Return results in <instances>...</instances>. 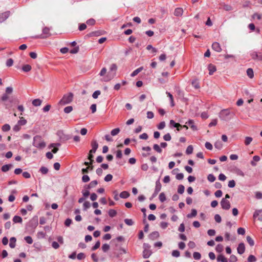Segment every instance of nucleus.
<instances>
[{
    "label": "nucleus",
    "instance_id": "obj_3",
    "mask_svg": "<svg viewBox=\"0 0 262 262\" xmlns=\"http://www.w3.org/2000/svg\"><path fill=\"white\" fill-rule=\"evenodd\" d=\"M73 98V94L71 93L64 95L60 101V103L61 105H65L70 103L72 101Z\"/></svg>",
    "mask_w": 262,
    "mask_h": 262
},
{
    "label": "nucleus",
    "instance_id": "obj_56",
    "mask_svg": "<svg viewBox=\"0 0 262 262\" xmlns=\"http://www.w3.org/2000/svg\"><path fill=\"white\" fill-rule=\"evenodd\" d=\"M228 186L230 188H233L235 186V182L234 180H230L228 182Z\"/></svg>",
    "mask_w": 262,
    "mask_h": 262
},
{
    "label": "nucleus",
    "instance_id": "obj_24",
    "mask_svg": "<svg viewBox=\"0 0 262 262\" xmlns=\"http://www.w3.org/2000/svg\"><path fill=\"white\" fill-rule=\"evenodd\" d=\"M197 214V211L195 209H192L191 210V212L190 213H189L187 215V217L188 218H192L193 217H194Z\"/></svg>",
    "mask_w": 262,
    "mask_h": 262
},
{
    "label": "nucleus",
    "instance_id": "obj_17",
    "mask_svg": "<svg viewBox=\"0 0 262 262\" xmlns=\"http://www.w3.org/2000/svg\"><path fill=\"white\" fill-rule=\"evenodd\" d=\"M42 32L45 35H42L41 38H46L50 35V29L48 28L45 27L43 29Z\"/></svg>",
    "mask_w": 262,
    "mask_h": 262
},
{
    "label": "nucleus",
    "instance_id": "obj_23",
    "mask_svg": "<svg viewBox=\"0 0 262 262\" xmlns=\"http://www.w3.org/2000/svg\"><path fill=\"white\" fill-rule=\"evenodd\" d=\"M129 193L126 191H123L120 194V197L123 199H126L129 196Z\"/></svg>",
    "mask_w": 262,
    "mask_h": 262
},
{
    "label": "nucleus",
    "instance_id": "obj_39",
    "mask_svg": "<svg viewBox=\"0 0 262 262\" xmlns=\"http://www.w3.org/2000/svg\"><path fill=\"white\" fill-rule=\"evenodd\" d=\"M117 214V212L114 209H110L108 211V215L110 217H113Z\"/></svg>",
    "mask_w": 262,
    "mask_h": 262
},
{
    "label": "nucleus",
    "instance_id": "obj_30",
    "mask_svg": "<svg viewBox=\"0 0 262 262\" xmlns=\"http://www.w3.org/2000/svg\"><path fill=\"white\" fill-rule=\"evenodd\" d=\"M107 69L105 68H103L101 69L99 75L100 76L102 77V78L105 77L107 75Z\"/></svg>",
    "mask_w": 262,
    "mask_h": 262
},
{
    "label": "nucleus",
    "instance_id": "obj_41",
    "mask_svg": "<svg viewBox=\"0 0 262 262\" xmlns=\"http://www.w3.org/2000/svg\"><path fill=\"white\" fill-rule=\"evenodd\" d=\"M2 129L4 132H7L10 129V126L8 124H5L2 126Z\"/></svg>",
    "mask_w": 262,
    "mask_h": 262
},
{
    "label": "nucleus",
    "instance_id": "obj_13",
    "mask_svg": "<svg viewBox=\"0 0 262 262\" xmlns=\"http://www.w3.org/2000/svg\"><path fill=\"white\" fill-rule=\"evenodd\" d=\"M208 69L209 70V74L210 75H212L213 73L216 71V67L211 63L208 65Z\"/></svg>",
    "mask_w": 262,
    "mask_h": 262
},
{
    "label": "nucleus",
    "instance_id": "obj_62",
    "mask_svg": "<svg viewBox=\"0 0 262 262\" xmlns=\"http://www.w3.org/2000/svg\"><path fill=\"white\" fill-rule=\"evenodd\" d=\"M237 260V258L234 255H231L229 258L230 262H236Z\"/></svg>",
    "mask_w": 262,
    "mask_h": 262
},
{
    "label": "nucleus",
    "instance_id": "obj_26",
    "mask_svg": "<svg viewBox=\"0 0 262 262\" xmlns=\"http://www.w3.org/2000/svg\"><path fill=\"white\" fill-rule=\"evenodd\" d=\"M89 166L86 168H83L82 169V172L83 173H88L89 171H92L93 169V165H88Z\"/></svg>",
    "mask_w": 262,
    "mask_h": 262
},
{
    "label": "nucleus",
    "instance_id": "obj_19",
    "mask_svg": "<svg viewBox=\"0 0 262 262\" xmlns=\"http://www.w3.org/2000/svg\"><path fill=\"white\" fill-rule=\"evenodd\" d=\"M186 124H188L190 127L193 130H197V127L194 125V122L192 120H189L186 123Z\"/></svg>",
    "mask_w": 262,
    "mask_h": 262
},
{
    "label": "nucleus",
    "instance_id": "obj_55",
    "mask_svg": "<svg viewBox=\"0 0 262 262\" xmlns=\"http://www.w3.org/2000/svg\"><path fill=\"white\" fill-rule=\"evenodd\" d=\"M95 20L93 18H91V19H89V20H88L86 21V24L88 25H91V26H93V25H94L95 24Z\"/></svg>",
    "mask_w": 262,
    "mask_h": 262
},
{
    "label": "nucleus",
    "instance_id": "obj_42",
    "mask_svg": "<svg viewBox=\"0 0 262 262\" xmlns=\"http://www.w3.org/2000/svg\"><path fill=\"white\" fill-rule=\"evenodd\" d=\"M39 171H40V172L43 174H47L48 172V169L46 167H44V166H42L40 169H39Z\"/></svg>",
    "mask_w": 262,
    "mask_h": 262
},
{
    "label": "nucleus",
    "instance_id": "obj_11",
    "mask_svg": "<svg viewBox=\"0 0 262 262\" xmlns=\"http://www.w3.org/2000/svg\"><path fill=\"white\" fill-rule=\"evenodd\" d=\"M237 251L238 254H242L245 251V245L244 243H240L237 248Z\"/></svg>",
    "mask_w": 262,
    "mask_h": 262
},
{
    "label": "nucleus",
    "instance_id": "obj_61",
    "mask_svg": "<svg viewBox=\"0 0 262 262\" xmlns=\"http://www.w3.org/2000/svg\"><path fill=\"white\" fill-rule=\"evenodd\" d=\"M77 257L78 259L82 260V259H83L84 258H85V255L83 253H80L78 254Z\"/></svg>",
    "mask_w": 262,
    "mask_h": 262
},
{
    "label": "nucleus",
    "instance_id": "obj_35",
    "mask_svg": "<svg viewBox=\"0 0 262 262\" xmlns=\"http://www.w3.org/2000/svg\"><path fill=\"white\" fill-rule=\"evenodd\" d=\"M12 165H3L2 170L4 172L8 171L11 168Z\"/></svg>",
    "mask_w": 262,
    "mask_h": 262
},
{
    "label": "nucleus",
    "instance_id": "obj_32",
    "mask_svg": "<svg viewBox=\"0 0 262 262\" xmlns=\"http://www.w3.org/2000/svg\"><path fill=\"white\" fill-rule=\"evenodd\" d=\"M91 206V204L88 201H85L84 202L83 204V209L84 211H86L88 208H89Z\"/></svg>",
    "mask_w": 262,
    "mask_h": 262
},
{
    "label": "nucleus",
    "instance_id": "obj_47",
    "mask_svg": "<svg viewBox=\"0 0 262 262\" xmlns=\"http://www.w3.org/2000/svg\"><path fill=\"white\" fill-rule=\"evenodd\" d=\"M216 252L220 253L223 250V246L221 244H218L215 248Z\"/></svg>",
    "mask_w": 262,
    "mask_h": 262
},
{
    "label": "nucleus",
    "instance_id": "obj_21",
    "mask_svg": "<svg viewBox=\"0 0 262 262\" xmlns=\"http://www.w3.org/2000/svg\"><path fill=\"white\" fill-rule=\"evenodd\" d=\"M16 239L15 237H12L10 239L9 246L11 248H14L15 247Z\"/></svg>",
    "mask_w": 262,
    "mask_h": 262
},
{
    "label": "nucleus",
    "instance_id": "obj_40",
    "mask_svg": "<svg viewBox=\"0 0 262 262\" xmlns=\"http://www.w3.org/2000/svg\"><path fill=\"white\" fill-rule=\"evenodd\" d=\"M24 239L29 244H32L33 242L32 237L30 236L25 237Z\"/></svg>",
    "mask_w": 262,
    "mask_h": 262
},
{
    "label": "nucleus",
    "instance_id": "obj_29",
    "mask_svg": "<svg viewBox=\"0 0 262 262\" xmlns=\"http://www.w3.org/2000/svg\"><path fill=\"white\" fill-rule=\"evenodd\" d=\"M166 94H167V96L170 99V103H171V106H174V100H173V98L172 95L170 93H169L168 92H166Z\"/></svg>",
    "mask_w": 262,
    "mask_h": 262
},
{
    "label": "nucleus",
    "instance_id": "obj_63",
    "mask_svg": "<svg viewBox=\"0 0 262 262\" xmlns=\"http://www.w3.org/2000/svg\"><path fill=\"white\" fill-rule=\"evenodd\" d=\"M165 126V123L164 121H162L160 122L159 125H158V128L159 129H163Z\"/></svg>",
    "mask_w": 262,
    "mask_h": 262
},
{
    "label": "nucleus",
    "instance_id": "obj_14",
    "mask_svg": "<svg viewBox=\"0 0 262 262\" xmlns=\"http://www.w3.org/2000/svg\"><path fill=\"white\" fill-rule=\"evenodd\" d=\"M94 153H91L89 152L88 156V160H89V161H85L83 164H93L94 162V156L93 155Z\"/></svg>",
    "mask_w": 262,
    "mask_h": 262
},
{
    "label": "nucleus",
    "instance_id": "obj_49",
    "mask_svg": "<svg viewBox=\"0 0 262 262\" xmlns=\"http://www.w3.org/2000/svg\"><path fill=\"white\" fill-rule=\"evenodd\" d=\"M193 147L192 145H189L186 150V152L187 154H191L193 152Z\"/></svg>",
    "mask_w": 262,
    "mask_h": 262
},
{
    "label": "nucleus",
    "instance_id": "obj_7",
    "mask_svg": "<svg viewBox=\"0 0 262 262\" xmlns=\"http://www.w3.org/2000/svg\"><path fill=\"white\" fill-rule=\"evenodd\" d=\"M91 145L92 146V149L90 150V152L95 153L98 147V144L96 140H93L92 141Z\"/></svg>",
    "mask_w": 262,
    "mask_h": 262
},
{
    "label": "nucleus",
    "instance_id": "obj_33",
    "mask_svg": "<svg viewBox=\"0 0 262 262\" xmlns=\"http://www.w3.org/2000/svg\"><path fill=\"white\" fill-rule=\"evenodd\" d=\"M246 239H247V242L248 243V244L250 245V246H254V242L250 236H247L246 237Z\"/></svg>",
    "mask_w": 262,
    "mask_h": 262
},
{
    "label": "nucleus",
    "instance_id": "obj_27",
    "mask_svg": "<svg viewBox=\"0 0 262 262\" xmlns=\"http://www.w3.org/2000/svg\"><path fill=\"white\" fill-rule=\"evenodd\" d=\"M217 260L219 262H228L227 258H225V256L222 255H220L219 256H217Z\"/></svg>",
    "mask_w": 262,
    "mask_h": 262
},
{
    "label": "nucleus",
    "instance_id": "obj_6",
    "mask_svg": "<svg viewBox=\"0 0 262 262\" xmlns=\"http://www.w3.org/2000/svg\"><path fill=\"white\" fill-rule=\"evenodd\" d=\"M161 189V184H160V182L159 181H156V187L155 189L154 193L152 194V198H154L158 193L160 192Z\"/></svg>",
    "mask_w": 262,
    "mask_h": 262
},
{
    "label": "nucleus",
    "instance_id": "obj_59",
    "mask_svg": "<svg viewBox=\"0 0 262 262\" xmlns=\"http://www.w3.org/2000/svg\"><path fill=\"white\" fill-rule=\"evenodd\" d=\"M163 138H164V140H165L166 141H168L171 140V137L170 134L167 133L164 136Z\"/></svg>",
    "mask_w": 262,
    "mask_h": 262
},
{
    "label": "nucleus",
    "instance_id": "obj_15",
    "mask_svg": "<svg viewBox=\"0 0 262 262\" xmlns=\"http://www.w3.org/2000/svg\"><path fill=\"white\" fill-rule=\"evenodd\" d=\"M152 254V252L150 250H143V257L144 258H148Z\"/></svg>",
    "mask_w": 262,
    "mask_h": 262
},
{
    "label": "nucleus",
    "instance_id": "obj_44",
    "mask_svg": "<svg viewBox=\"0 0 262 262\" xmlns=\"http://www.w3.org/2000/svg\"><path fill=\"white\" fill-rule=\"evenodd\" d=\"M252 138L250 137H246L245 140V144L246 145H248L251 143L252 141Z\"/></svg>",
    "mask_w": 262,
    "mask_h": 262
},
{
    "label": "nucleus",
    "instance_id": "obj_38",
    "mask_svg": "<svg viewBox=\"0 0 262 262\" xmlns=\"http://www.w3.org/2000/svg\"><path fill=\"white\" fill-rule=\"evenodd\" d=\"M171 255L173 257H178L180 255V253L178 250H174L172 251Z\"/></svg>",
    "mask_w": 262,
    "mask_h": 262
},
{
    "label": "nucleus",
    "instance_id": "obj_46",
    "mask_svg": "<svg viewBox=\"0 0 262 262\" xmlns=\"http://www.w3.org/2000/svg\"><path fill=\"white\" fill-rule=\"evenodd\" d=\"M256 261V258L253 255H250L248 258V262H255Z\"/></svg>",
    "mask_w": 262,
    "mask_h": 262
},
{
    "label": "nucleus",
    "instance_id": "obj_31",
    "mask_svg": "<svg viewBox=\"0 0 262 262\" xmlns=\"http://www.w3.org/2000/svg\"><path fill=\"white\" fill-rule=\"evenodd\" d=\"M193 257L195 260H200L201 258V254L198 252H194L193 253Z\"/></svg>",
    "mask_w": 262,
    "mask_h": 262
},
{
    "label": "nucleus",
    "instance_id": "obj_64",
    "mask_svg": "<svg viewBox=\"0 0 262 262\" xmlns=\"http://www.w3.org/2000/svg\"><path fill=\"white\" fill-rule=\"evenodd\" d=\"M222 194H223V192H222V190H217L214 193V195L216 198L221 197Z\"/></svg>",
    "mask_w": 262,
    "mask_h": 262
},
{
    "label": "nucleus",
    "instance_id": "obj_51",
    "mask_svg": "<svg viewBox=\"0 0 262 262\" xmlns=\"http://www.w3.org/2000/svg\"><path fill=\"white\" fill-rule=\"evenodd\" d=\"M207 179L209 181L213 182L215 180V177L212 174H209L208 176Z\"/></svg>",
    "mask_w": 262,
    "mask_h": 262
},
{
    "label": "nucleus",
    "instance_id": "obj_50",
    "mask_svg": "<svg viewBox=\"0 0 262 262\" xmlns=\"http://www.w3.org/2000/svg\"><path fill=\"white\" fill-rule=\"evenodd\" d=\"M124 222L128 226H132L134 224V222L132 219H126L124 220Z\"/></svg>",
    "mask_w": 262,
    "mask_h": 262
},
{
    "label": "nucleus",
    "instance_id": "obj_9",
    "mask_svg": "<svg viewBox=\"0 0 262 262\" xmlns=\"http://www.w3.org/2000/svg\"><path fill=\"white\" fill-rule=\"evenodd\" d=\"M212 49L216 52H221L222 48L220 43L217 42H214L212 45Z\"/></svg>",
    "mask_w": 262,
    "mask_h": 262
},
{
    "label": "nucleus",
    "instance_id": "obj_20",
    "mask_svg": "<svg viewBox=\"0 0 262 262\" xmlns=\"http://www.w3.org/2000/svg\"><path fill=\"white\" fill-rule=\"evenodd\" d=\"M13 221L14 223H21L23 222V220L20 216L15 215L13 217Z\"/></svg>",
    "mask_w": 262,
    "mask_h": 262
},
{
    "label": "nucleus",
    "instance_id": "obj_54",
    "mask_svg": "<svg viewBox=\"0 0 262 262\" xmlns=\"http://www.w3.org/2000/svg\"><path fill=\"white\" fill-rule=\"evenodd\" d=\"M26 123H27L26 120L24 119L23 117H21L20 119V120H19L18 122V124L20 125H24L26 124Z\"/></svg>",
    "mask_w": 262,
    "mask_h": 262
},
{
    "label": "nucleus",
    "instance_id": "obj_43",
    "mask_svg": "<svg viewBox=\"0 0 262 262\" xmlns=\"http://www.w3.org/2000/svg\"><path fill=\"white\" fill-rule=\"evenodd\" d=\"M119 132H120V129L119 128H116L115 129H113L111 131V133L112 136H116L117 134H118Z\"/></svg>",
    "mask_w": 262,
    "mask_h": 262
},
{
    "label": "nucleus",
    "instance_id": "obj_60",
    "mask_svg": "<svg viewBox=\"0 0 262 262\" xmlns=\"http://www.w3.org/2000/svg\"><path fill=\"white\" fill-rule=\"evenodd\" d=\"M112 178H113L112 175L111 174H108L105 177L104 180L106 182H109L112 180Z\"/></svg>",
    "mask_w": 262,
    "mask_h": 262
},
{
    "label": "nucleus",
    "instance_id": "obj_25",
    "mask_svg": "<svg viewBox=\"0 0 262 262\" xmlns=\"http://www.w3.org/2000/svg\"><path fill=\"white\" fill-rule=\"evenodd\" d=\"M143 69V68L142 67H141L135 70L133 72V73L131 74L132 77H134L136 76L139 73H140L141 71H142Z\"/></svg>",
    "mask_w": 262,
    "mask_h": 262
},
{
    "label": "nucleus",
    "instance_id": "obj_1",
    "mask_svg": "<svg viewBox=\"0 0 262 262\" xmlns=\"http://www.w3.org/2000/svg\"><path fill=\"white\" fill-rule=\"evenodd\" d=\"M117 66L115 63L112 64L110 68V71L107 72V75L102 78L103 81H109L116 76Z\"/></svg>",
    "mask_w": 262,
    "mask_h": 262
},
{
    "label": "nucleus",
    "instance_id": "obj_34",
    "mask_svg": "<svg viewBox=\"0 0 262 262\" xmlns=\"http://www.w3.org/2000/svg\"><path fill=\"white\" fill-rule=\"evenodd\" d=\"M22 69L24 72H27L31 70V66L29 64H25L23 67Z\"/></svg>",
    "mask_w": 262,
    "mask_h": 262
},
{
    "label": "nucleus",
    "instance_id": "obj_8",
    "mask_svg": "<svg viewBox=\"0 0 262 262\" xmlns=\"http://www.w3.org/2000/svg\"><path fill=\"white\" fill-rule=\"evenodd\" d=\"M252 58L254 60H262V54L254 52L251 54Z\"/></svg>",
    "mask_w": 262,
    "mask_h": 262
},
{
    "label": "nucleus",
    "instance_id": "obj_22",
    "mask_svg": "<svg viewBox=\"0 0 262 262\" xmlns=\"http://www.w3.org/2000/svg\"><path fill=\"white\" fill-rule=\"evenodd\" d=\"M42 100L39 99H35L33 100L32 104L35 106H38L41 104Z\"/></svg>",
    "mask_w": 262,
    "mask_h": 262
},
{
    "label": "nucleus",
    "instance_id": "obj_4",
    "mask_svg": "<svg viewBox=\"0 0 262 262\" xmlns=\"http://www.w3.org/2000/svg\"><path fill=\"white\" fill-rule=\"evenodd\" d=\"M222 208L224 210H228L230 208V203L229 201L223 198L221 202Z\"/></svg>",
    "mask_w": 262,
    "mask_h": 262
},
{
    "label": "nucleus",
    "instance_id": "obj_12",
    "mask_svg": "<svg viewBox=\"0 0 262 262\" xmlns=\"http://www.w3.org/2000/svg\"><path fill=\"white\" fill-rule=\"evenodd\" d=\"M98 184V182L96 180L91 181L89 185H86L84 186V188L86 189H90L92 188L95 187Z\"/></svg>",
    "mask_w": 262,
    "mask_h": 262
},
{
    "label": "nucleus",
    "instance_id": "obj_2",
    "mask_svg": "<svg viewBox=\"0 0 262 262\" xmlns=\"http://www.w3.org/2000/svg\"><path fill=\"white\" fill-rule=\"evenodd\" d=\"M33 145L39 148H43L46 146V143L40 136H35L33 138Z\"/></svg>",
    "mask_w": 262,
    "mask_h": 262
},
{
    "label": "nucleus",
    "instance_id": "obj_36",
    "mask_svg": "<svg viewBox=\"0 0 262 262\" xmlns=\"http://www.w3.org/2000/svg\"><path fill=\"white\" fill-rule=\"evenodd\" d=\"M185 187L183 185H179L178 188V192L182 194L184 192Z\"/></svg>",
    "mask_w": 262,
    "mask_h": 262
},
{
    "label": "nucleus",
    "instance_id": "obj_28",
    "mask_svg": "<svg viewBox=\"0 0 262 262\" xmlns=\"http://www.w3.org/2000/svg\"><path fill=\"white\" fill-rule=\"evenodd\" d=\"M247 74L249 78H252L254 76L253 71L251 68H249L247 70Z\"/></svg>",
    "mask_w": 262,
    "mask_h": 262
},
{
    "label": "nucleus",
    "instance_id": "obj_37",
    "mask_svg": "<svg viewBox=\"0 0 262 262\" xmlns=\"http://www.w3.org/2000/svg\"><path fill=\"white\" fill-rule=\"evenodd\" d=\"M110 245L107 244H104L102 246V250L104 252H106L110 249Z\"/></svg>",
    "mask_w": 262,
    "mask_h": 262
},
{
    "label": "nucleus",
    "instance_id": "obj_58",
    "mask_svg": "<svg viewBox=\"0 0 262 262\" xmlns=\"http://www.w3.org/2000/svg\"><path fill=\"white\" fill-rule=\"evenodd\" d=\"M100 91L98 90V91H96L95 92H94V93L92 95V97H93V98L94 99H96L98 98V96L100 95Z\"/></svg>",
    "mask_w": 262,
    "mask_h": 262
},
{
    "label": "nucleus",
    "instance_id": "obj_45",
    "mask_svg": "<svg viewBox=\"0 0 262 262\" xmlns=\"http://www.w3.org/2000/svg\"><path fill=\"white\" fill-rule=\"evenodd\" d=\"M159 200L161 202H164L166 200V196L164 192H162L160 194Z\"/></svg>",
    "mask_w": 262,
    "mask_h": 262
},
{
    "label": "nucleus",
    "instance_id": "obj_52",
    "mask_svg": "<svg viewBox=\"0 0 262 262\" xmlns=\"http://www.w3.org/2000/svg\"><path fill=\"white\" fill-rule=\"evenodd\" d=\"M153 148L154 150H155L156 151H157L159 153H161L162 152V149L160 147L159 145L158 144H154L153 146Z\"/></svg>",
    "mask_w": 262,
    "mask_h": 262
},
{
    "label": "nucleus",
    "instance_id": "obj_10",
    "mask_svg": "<svg viewBox=\"0 0 262 262\" xmlns=\"http://www.w3.org/2000/svg\"><path fill=\"white\" fill-rule=\"evenodd\" d=\"M244 172L243 170L239 169V168H238L237 167H234L233 169V171L234 173H236L238 175L242 176V177H243L244 176L245 173H248V171H246L245 169H244Z\"/></svg>",
    "mask_w": 262,
    "mask_h": 262
},
{
    "label": "nucleus",
    "instance_id": "obj_53",
    "mask_svg": "<svg viewBox=\"0 0 262 262\" xmlns=\"http://www.w3.org/2000/svg\"><path fill=\"white\" fill-rule=\"evenodd\" d=\"M13 64V60L12 58L8 59L6 61V66L8 67H11Z\"/></svg>",
    "mask_w": 262,
    "mask_h": 262
},
{
    "label": "nucleus",
    "instance_id": "obj_18",
    "mask_svg": "<svg viewBox=\"0 0 262 262\" xmlns=\"http://www.w3.org/2000/svg\"><path fill=\"white\" fill-rule=\"evenodd\" d=\"M183 9L182 8H177L175 9L174 14L175 16H180L182 15Z\"/></svg>",
    "mask_w": 262,
    "mask_h": 262
},
{
    "label": "nucleus",
    "instance_id": "obj_57",
    "mask_svg": "<svg viewBox=\"0 0 262 262\" xmlns=\"http://www.w3.org/2000/svg\"><path fill=\"white\" fill-rule=\"evenodd\" d=\"M100 246V241H97L95 245L92 248V250L93 251L96 250Z\"/></svg>",
    "mask_w": 262,
    "mask_h": 262
},
{
    "label": "nucleus",
    "instance_id": "obj_5",
    "mask_svg": "<svg viewBox=\"0 0 262 262\" xmlns=\"http://www.w3.org/2000/svg\"><path fill=\"white\" fill-rule=\"evenodd\" d=\"M10 14L11 12L9 11L0 13V23H2L6 20L10 16Z\"/></svg>",
    "mask_w": 262,
    "mask_h": 262
},
{
    "label": "nucleus",
    "instance_id": "obj_16",
    "mask_svg": "<svg viewBox=\"0 0 262 262\" xmlns=\"http://www.w3.org/2000/svg\"><path fill=\"white\" fill-rule=\"evenodd\" d=\"M159 236V233L158 231H154L151 233L149 235V238L151 240H155Z\"/></svg>",
    "mask_w": 262,
    "mask_h": 262
},
{
    "label": "nucleus",
    "instance_id": "obj_48",
    "mask_svg": "<svg viewBox=\"0 0 262 262\" xmlns=\"http://www.w3.org/2000/svg\"><path fill=\"white\" fill-rule=\"evenodd\" d=\"M72 110H73L72 106H68L64 108V112L65 113L68 114V113H70V112H71L72 111Z\"/></svg>",
    "mask_w": 262,
    "mask_h": 262
}]
</instances>
